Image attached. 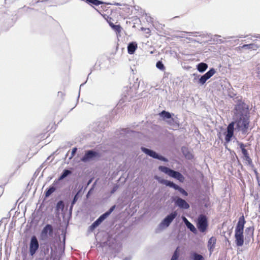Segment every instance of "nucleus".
I'll use <instances>...</instances> for the list:
<instances>
[{"mask_svg": "<svg viewBox=\"0 0 260 260\" xmlns=\"http://www.w3.org/2000/svg\"><path fill=\"white\" fill-rule=\"evenodd\" d=\"M71 172L68 170H64L59 177V179L61 180L67 177L69 174H71Z\"/></svg>", "mask_w": 260, "mask_h": 260, "instance_id": "a878e982", "label": "nucleus"}, {"mask_svg": "<svg viewBox=\"0 0 260 260\" xmlns=\"http://www.w3.org/2000/svg\"><path fill=\"white\" fill-rule=\"evenodd\" d=\"M59 94H60L61 95H62V92H58V95H59Z\"/></svg>", "mask_w": 260, "mask_h": 260, "instance_id": "58836bf2", "label": "nucleus"}, {"mask_svg": "<svg viewBox=\"0 0 260 260\" xmlns=\"http://www.w3.org/2000/svg\"><path fill=\"white\" fill-rule=\"evenodd\" d=\"M116 206L114 205L112 206L110 209L105 212L104 214L100 216V217L96 219L90 226V229L93 230L96 228L101 222L104 221L107 217H108L110 214L115 209Z\"/></svg>", "mask_w": 260, "mask_h": 260, "instance_id": "39448f33", "label": "nucleus"}, {"mask_svg": "<svg viewBox=\"0 0 260 260\" xmlns=\"http://www.w3.org/2000/svg\"><path fill=\"white\" fill-rule=\"evenodd\" d=\"M242 48L256 50L259 48V46L254 44H249L243 45Z\"/></svg>", "mask_w": 260, "mask_h": 260, "instance_id": "4be33fe9", "label": "nucleus"}, {"mask_svg": "<svg viewBox=\"0 0 260 260\" xmlns=\"http://www.w3.org/2000/svg\"><path fill=\"white\" fill-rule=\"evenodd\" d=\"M64 207L63 203L62 201H59L57 204V208L58 209L63 208Z\"/></svg>", "mask_w": 260, "mask_h": 260, "instance_id": "2f4dec72", "label": "nucleus"}, {"mask_svg": "<svg viewBox=\"0 0 260 260\" xmlns=\"http://www.w3.org/2000/svg\"><path fill=\"white\" fill-rule=\"evenodd\" d=\"M215 73V70L213 68L211 69L208 72L200 78L199 79V83L201 84H204L206 83L207 80L210 78Z\"/></svg>", "mask_w": 260, "mask_h": 260, "instance_id": "2eb2a0df", "label": "nucleus"}, {"mask_svg": "<svg viewBox=\"0 0 260 260\" xmlns=\"http://www.w3.org/2000/svg\"><path fill=\"white\" fill-rule=\"evenodd\" d=\"M159 115L164 119H170L171 118V114L166 111H162L159 113Z\"/></svg>", "mask_w": 260, "mask_h": 260, "instance_id": "5701e85b", "label": "nucleus"}, {"mask_svg": "<svg viewBox=\"0 0 260 260\" xmlns=\"http://www.w3.org/2000/svg\"><path fill=\"white\" fill-rule=\"evenodd\" d=\"M110 26L115 30L117 34H120L122 28L120 25H115L112 22L108 21Z\"/></svg>", "mask_w": 260, "mask_h": 260, "instance_id": "aec40b11", "label": "nucleus"}, {"mask_svg": "<svg viewBox=\"0 0 260 260\" xmlns=\"http://www.w3.org/2000/svg\"><path fill=\"white\" fill-rule=\"evenodd\" d=\"M77 148L76 147H75V148H74L72 149V153H71V156L70 157V158H73L74 156L75 153L77 152Z\"/></svg>", "mask_w": 260, "mask_h": 260, "instance_id": "473e14b6", "label": "nucleus"}, {"mask_svg": "<svg viewBox=\"0 0 260 260\" xmlns=\"http://www.w3.org/2000/svg\"><path fill=\"white\" fill-rule=\"evenodd\" d=\"M86 2L88 4L95 6H99L101 4H103V2L99 0H86Z\"/></svg>", "mask_w": 260, "mask_h": 260, "instance_id": "b1692460", "label": "nucleus"}, {"mask_svg": "<svg viewBox=\"0 0 260 260\" xmlns=\"http://www.w3.org/2000/svg\"><path fill=\"white\" fill-rule=\"evenodd\" d=\"M178 248H177V249L174 252L171 260H177L178 259Z\"/></svg>", "mask_w": 260, "mask_h": 260, "instance_id": "c85d7f7f", "label": "nucleus"}, {"mask_svg": "<svg viewBox=\"0 0 260 260\" xmlns=\"http://www.w3.org/2000/svg\"><path fill=\"white\" fill-rule=\"evenodd\" d=\"M39 247V244L37 237L33 236L30 239L29 251L31 256H33L38 250Z\"/></svg>", "mask_w": 260, "mask_h": 260, "instance_id": "423d86ee", "label": "nucleus"}, {"mask_svg": "<svg viewBox=\"0 0 260 260\" xmlns=\"http://www.w3.org/2000/svg\"><path fill=\"white\" fill-rule=\"evenodd\" d=\"M175 203L176 205L182 209H187L189 208V204L185 200L181 198H178Z\"/></svg>", "mask_w": 260, "mask_h": 260, "instance_id": "f3484780", "label": "nucleus"}, {"mask_svg": "<svg viewBox=\"0 0 260 260\" xmlns=\"http://www.w3.org/2000/svg\"><path fill=\"white\" fill-rule=\"evenodd\" d=\"M246 232H250V235L252 237L253 236V233H254V228L253 226H250L248 228H247L246 229Z\"/></svg>", "mask_w": 260, "mask_h": 260, "instance_id": "c756f323", "label": "nucleus"}, {"mask_svg": "<svg viewBox=\"0 0 260 260\" xmlns=\"http://www.w3.org/2000/svg\"><path fill=\"white\" fill-rule=\"evenodd\" d=\"M183 220L187 228H188L193 233H197V229L191 223H190L185 217H183Z\"/></svg>", "mask_w": 260, "mask_h": 260, "instance_id": "a211bd4d", "label": "nucleus"}, {"mask_svg": "<svg viewBox=\"0 0 260 260\" xmlns=\"http://www.w3.org/2000/svg\"><path fill=\"white\" fill-rule=\"evenodd\" d=\"M259 209H260V203H259Z\"/></svg>", "mask_w": 260, "mask_h": 260, "instance_id": "ea45409f", "label": "nucleus"}, {"mask_svg": "<svg viewBox=\"0 0 260 260\" xmlns=\"http://www.w3.org/2000/svg\"><path fill=\"white\" fill-rule=\"evenodd\" d=\"M78 196H74V198L73 201L72 203V205L73 204H74L76 202L77 200L78 199Z\"/></svg>", "mask_w": 260, "mask_h": 260, "instance_id": "f704fd0d", "label": "nucleus"}, {"mask_svg": "<svg viewBox=\"0 0 260 260\" xmlns=\"http://www.w3.org/2000/svg\"><path fill=\"white\" fill-rule=\"evenodd\" d=\"M49 247L48 246H47L46 248L44 250V253L45 254L48 253L49 252Z\"/></svg>", "mask_w": 260, "mask_h": 260, "instance_id": "c9c22d12", "label": "nucleus"}, {"mask_svg": "<svg viewBox=\"0 0 260 260\" xmlns=\"http://www.w3.org/2000/svg\"><path fill=\"white\" fill-rule=\"evenodd\" d=\"M142 151L147 155L151 156L153 158H157L158 159L167 161V159L162 156L158 155L155 151L149 150L147 148L142 147Z\"/></svg>", "mask_w": 260, "mask_h": 260, "instance_id": "ddd939ff", "label": "nucleus"}, {"mask_svg": "<svg viewBox=\"0 0 260 260\" xmlns=\"http://www.w3.org/2000/svg\"><path fill=\"white\" fill-rule=\"evenodd\" d=\"M55 190V187L53 186H51L46 191L45 195H51Z\"/></svg>", "mask_w": 260, "mask_h": 260, "instance_id": "bb28decb", "label": "nucleus"}, {"mask_svg": "<svg viewBox=\"0 0 260 260\" xmlns=\"http://www.w3.org/2000/svg\"><path fill=\"white\" fill-rule=\"evenodd\" d=\"M208 68V65L204 62L200 63L197 66V69L200 72H203Z\"/></svg>", "mask_w": 260, "mask_h": 260, "instance_id": "412c9836", "label": "nucleus"}, {"mask_svg": "<svg viewBox=\"0 0 260 260\" xmlns=\"http://www.w3.org/2000/svg\"><path fill=\"white\" fill-rule=\"evenodd\" d=\"M4 192V188L3 186H0V195H2Z\"/></svg>", "mask_w": 260, "mask_h": 260, "instance_id": "72a5a7b5", "label": "nucleus"}, {"mask_svg": "<svg viewBox=\"0 0 260 260\" xmlns=\"http://www.w3.org/2000/svg\"><path fill=\"white\" fill-rule=\"evenodd\" d=\"M236 124V128L238 131H241L243 133H245L247 131L249 127V118L246 115L241 116L235 122Z\"/></svg>", "mask_w": 260, "mask_h": 260, "instance_id": "f03ea898", "label": "nucleus"}, {"mask_svg": "<svg viewBox=\"0 0 260 260\" xmlns=\"http://www.w3.org/2000/svg\"><path fill=\"white\" fill-rule=\"evenodd\" d=\"M156 67L160 70L164 71L165 70V67L161 61H158L156 64Z\"/></svg>", "mask_w": 260, "mask_h": 260, "instance_id": "cd10ccee", "label": "nucleus"}, {"mask_svg": "<svg viewBox=\"0 0 260 260\" xmlns=\"http://www.w3.org/2000/svg\"><path fill=\"white\" fill-rule=\"evenodd\" d=\"M208 226V220L206 216L203 214L200 215L198 218L197 226L201 233L205 232Z\"/></svg>", "mask_w": 260, "mask_h": 260, "instance_id": "20e7f679", "label": "nucleus"}, {"mask_svg": "<svg viewBox=\"0 0 260 260\" xmlns=\"http://www.w3.org/2000/svg\"><path fill=\"white\" fill-rule=\"evenodd\" d=\"M235 122H231L227 127L226 132L225 133V141L226 143L231 141L232 138L234 136Z\"/></svg>", "mask_w": 260, "mask_h": 260, "instance_id": "6e6552de", "label": "nucleus"}, {"mask_svg": "<svg viewBox=\"0 0 260 260\" xmlns=\"http://www.w3.org/2000/svg\"><path fill=\"white\" fill-rule=\"evenodd\" d=\"M100 154L93 150H88L86 152L84 156L81 158L83 162H87L96 157H100Z\"/></svg>", "mask_w": 260, "mask_h": 260, "instance_id": "9d476101", "label": "nucleus"}, {"mask_svg": "<svg viewBox=\"0 0 260 260\" xmlns=\"http://www.w3.org/2000/svg\"><path fill=\"white\" fill-rule=\"evenodd\" d=\"M177 213L176 211L171 213L168 215L161 222V224L166 227L168 226L173 219L176 217Z\"/></svg>", "mask_w": 260, "mask_h": 260, "instance_id": "4468645a", "label": "nucleus"}, {"mask_svg": "<svg viewBox=\"0 0 260 260\" xmlns=\"http://www.w3.org/2000/svg\"><path fill=\"white\" fill-rule=\"evenodd\" d=\"M247 109L246 104L243 102L239 101L235 107V114L240 116L244 115V114L247 112Z\"/></svg>", "mask_w": 260, "mask_h": 260, "instance_id": "0eeeda50", "label": "nucleus"}, {"mask_svg": "<svg viewBox=\"0 0 260 260\" xmlns=\"http://www.w3.org/2000/svg\"><path fill=\"white\" fill-rule=\"evenodd\" d=\"M216 242V238L215 237H211L208 242V248L210 253H212L214 250Z\"/></svg>", "mask_w": 260, "mask_h": 260, "instance_id": "dca6fc26", "label": "nucleus"}, {"mask_svg": "<svg viewBox=\"0 0 260 260\" xmlns=\"http://www.w3.org/2000/svg\"><path fill=\"white\" fill-rule=\"evenodd\" d=\"M140 30L145 32V37L146 38L149 37L151 35V30L149 28H145L143 27H141Z\"/></svg>", "mask_w": 260, "mask_h": 260, "instance_id": "393cba45", "label": "nucleus"}, {"mask_svg": "<svg viewBox=\"0 0 260 260\" xmlns=\"http://www.w3.org/2000/svg\"><path fill=\"white\" fill-rule=\"evenodd\" d=\"M174 121V118H171L170 120L167 121L168 123L170 125H171L172 123Z\"/></svg>", "mask_w": 260, "mask_h": 260, "instance_id": "e433bc0d", "label": "nucleus"}, {"mask_svg": "<svg viewBox=\"0 0 260 260\" xmlns=\"http://www.w3.org/2000/svg\"><path fill=\"white\" fill-rule=\"evenodd\" d=\"M239 146L241 149L242 154L244 156V159L247 161L249 165H251L252 163V161L251 158L250 157L249 153L247 150L246 149V145L242 143H239Z\"/></svg>", "mask_w": 260, "mask_h": 260, "instance_id": "f8f14e48", "label": "nucleus"}, {"mask_svg": "<svg viewBox=\"0 0 260 260\" xmlns=\"http://www.w3.org/2000/svg\"><path fill=\"white\" fill-rule=\"evenodd\" d=\"M112 18L111 17H109V16H107V21L108 22V21H110V22H111V20Z\"/></svg>", "mask_w": 260, "mask_h": 260, "instance_id": "4c0bfd02", "label": "nucleus"}, {"mask_svg": "<svg viewBox=\"0 0 260 260\" xmlns=\"http://www.w3.org/2000/svg\"><path fill=\"white\" fill-rule=\"evenodd\" d=\"M137 48V44L135 43H131L127 47L128 53L130 54H133Z\"/></svg>", "mask_w": 260, "mask_h": 260, "instance_id": "6ab92c4d", "label": "nucleus"}, {"mask_svg": "<svg viewBox=\"0 0 260 260\" xmlns=\"http://www.w3.org/2000/svg\"><path fill=\"white\" fill-rule=\"evenodd\" d=\"M159 170L169 176L173 177L178 180L180 182H183L184 180V177L179 172L175 171L167 167L160 166L158 168Z\"/></svg>", "mask_w": 260, "mask_h": 260, "instance_id": "7ed1b4c3", "label": "nucleus"}, {"mask_svg": "<svg viewBox=\"0 0 260 260\" xmlns=\"http://www.w3.org/2000/svg\"><path fill=\"white\" fill-rule=\"evenodd\" d=\"M53 229L50 224H47L42 230L41 233V237L42 239H46L48 236H52L53 235Z\"/></svg>", "mask_w": 260, "mask_h": 260, "instance_id": "1a4fd4ad", "label": "nucleus"}, {"mask_svg": "<svg viewBox=\"0 0 260 260\" xmlns=\"http://www.w3.org/2000/svg\"><path fill=\"white\" fill-rule=\"evenodd\" d=\"M246 223L243 215L238 220L235 231V243L238 247H241L244 244V237L243 235L244 224Z\"/></svg>", "mask_w": 260, "mask_h": 260, "instance_id": "f257e3e1", "label": "nucleus"}, {"mask_svg": "<svg viewBox=\"0 0 260 260\" xmlns=\"http://www.w3.org/2000/svg\"><path fill=\"white\" fill-rule=\"evenodd\" d=\"M194 260H204V259L201 255L195 254L194 255Z\"/></svg>", "mask_w": 260, "mask_h": 260, "instance_id": "7c9ffc66", "label": "nucleus"}, {"mask_svg": "<svg viewBox=\"0 0 260 260\" xmlns=\"http://www.w3.org/2000/svg\"><path fill=\"white\" fill-rule=\"evenodd\" d=\"M161 182L166 185V186H169L171 187L174 188L175 190H178L182 195H188L187 193L182 188L180 187L178 185L175 184L173 182L168 181L167 180H162Z\"/></svg>", "mask_w": 260, "mask_h": 260, "instance_id": "9b49d317", "label": "nucleus"}]
</instances>
